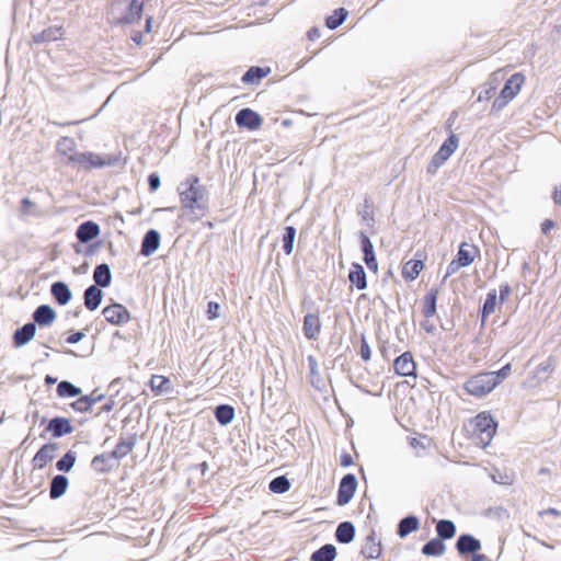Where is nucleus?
Here are the masks:
<instances>
[{
  "label": "nucleus",
  "mask_w": 561,
  "mask_h": 561,
  "mask_svg": "<svg viewBox=\"0 0 561 561\" xmlns=\"http://www.w3.org/2000/svg\"><path fill=\"white\" fill-rule=\"evenodd\" d=\"M497 423L490 412L483 411L469 422V434L477 446L486 447L496 433Z\"/></svg>",
  "instance_id": "nucleus-1"
},
{
  "label": "nucleus",
  "mask_w": 561,
  "mask_h": 561,
  "mask_svg": "<svg viewBox=\"0 0 561 561\" xmlns=\"http://www.w3.org/2000/svg\"><path fill=\"white\" fill-rule=\"evenodd\" d=\"M495 378L490 371L477 373L465 381L463 389L469 396L483 398L497 387Z\"/></svg>",
  "instance_id": "nucleus-2"
},
{
  "label": "nucleus",
  "mask_w": 561,
  "mask_h": 561,
  "mask_svg": "<svg viewBox=\"0 0 561 561\" xmlns=\"http://www.w3.org/2000/svg\"><path fill=\"white\" fill-rule=\"evenodd\" d=\"M526 78L522 72L513 73L502 88L499 98L492 104V111H500L506 106L520 92L525 84Z\"/></svg>",
  "instance_id": "nucleus-3"
},
{
  "label": "nucleus",
  "mask_w": 561,
  "mask_h": 561,
  "mask_svg": "<svg viewBox=\"0 0 561 561\" xmlns=\"http://www.w3.org/2000/svg\"><path fill=\"white\" fill-rule=\"evenodd\" d=\"M479 255L480 249L476 244L462 242L456 256L448 264L445 277L456 274L461 267L471 265Z\"/></svg>",
  "instance_id": "nucleus-4"
},
{
  "label": "nucleus",
  "mask_w": 561,
  "mask_h": 561,
  "mask_svg": "<svg viewBox=\"0 0 561 561\" xmlns=\"http://www.w3.org/2000/svg\"><path fill=\"white\" fill-rule=\"evenodd\" d=\"M459 145V139L455 134H451L440 146L438 151L433 156L428 167L427 172L431 174L436 173L438 168H440L449 157L456 151Z\"/></svg>",
  "instance_id": "nucleus-5"
},
{
  "label": "nucleus",
  "mask_w": 561,
  "mask_h": 561,
  "mask_svg": "<svg viewBox=\"0 0 561 561\" xmlns=\"http://www.w3.org/2000/svg\"><path fill=\"white\" fill-rule=\"evenodd\" d=\"M198 183L199 179L197 176H193L190 181V186L180 193L182 208L190 210L202 208V206L198 205V202L203 198V190L198 186Z\"/></svg>",
  "instance_id": "nucleus-6"
},
{
  "label": "nucleus",
  "mask_w": 561,
  "mask_h": 561,
  "mask_svg": "<svg viewBox=\"0 0 561 561\" xmlns=\"http://www.w3.org/2000/svg\"><path fill=\"white\" fill-rule=\"evenodd\" d=\"M456 548L461 556L471 553L470 561H485L486 559L484 554L478 553L481 549V542L471 535H461L457 540Z\"/></svg>",
  "instance_id": "nucleus-7"
},
{
  "label": "nucleus",
  "mask_w": 561,
  "mask_h": 561,
  "mask_svg": "<svg viewBox=\"0 0 561 561\" xmlns=\"http://www.w3.org/2000/svg\"><path fill=\"white\" fill-rule=\"evenodd\" d=\"M58 450L57 443H46L44 444L33 456L31 460L33 470H43L48 463L53 461L56 456V451Z\"/></svg>",
  "instance_id": "nucleus-8"
},
{
  "label": "nucleus",
  "mask_w": 561,
  "mask_h": 561,
  "mask_svg": "<svg viewBox=\"0 0 561 561\" xmlns=\"http://www.w3.org/2000/svg\"><path fill=\"white\" fill-rule=\"evenodd\" d=\"M415 255L416 259L405 262L401 270V276L409 282L416 279L425 267L424 262L427 257L426 253L424 251H417Z\"/></svg>",
  "instance_id": "nucleus-9"
},
{
  "label": "nucleus",
  "mask_w": 561,
  "mask_h": 561,
  "mask_svg": "<svg viewBox=\"0 0 561 561\" xmlns=\"http://www.w3.org/2000/svg\"><path fill=\"white\" fill-rule=\"evenodd\" d=\"M105 320L113 325H122L130 320V313L127 308L121 304L106 306L102 311Z\"/></svg>",
  "instance_id": "nucleus-10"
},
{
  "label": "nucleus",
  "mask_w": 561,
  "mask_h": 561,
  "mask_svg": "<svg viewBox=\"0 0 561 561\" xmlns=\"http://www.w3.org/2000/svg\"><path fill=\"white\" fill-rule=\"evenodd\" d=\"M393 368L398 376L416 377V364L410 352H404L393 362Z\"/></svg>",
  "instance_id": "nucleus-11"
},
{
  "label": "nucleus",
  "mask_w": 561,
  "mask_h": 561,
  "mask_svg": "<svg viewBox=\"0 0 561 561\" xmlns=\"http://www.w3.org/2000/svg\"><path fill=\"white\" fill-rule=\"evenodd\" d=\"M357 488V481L354 474H346L342 478L337 491V504L346 505L353 497Z\"/></svg>",
  "instance_id": "nucleus-12"
},
{
  "label": "nucleus",
  "mask_w": 561,
  "mask_h": 561,
  "mask_svg": "<svg viewBox=\"0 0 561 561\" xmlns=\"http://www.w3.org/2000/svg\"><path fill=\"white\" fill-rule=\"evenodd\" d=\"M236 123L239 127L256 130L262 125V117L251 108H242L236 115Z\"/></svg>",
  "instance_id": "nucleus-13"
},
{
  "label": "nucleus",
  "mask_w": 561,
  "mask_h": 561,
  "mask_svg": "<svg viewBox=\"0 0 561 561\" xmlns=\"http://www.w3.org/2000/svg\"><path fill=\"white\" fill-rule=\"evenodd\" d=\"M65 31L62 26H48L47 28L43 30L42 32L34 34L32 36V43L36 45L41 44H47L50 42L59 41L64 37Z\"/></svg>",
  "instance_id": "nucleus-14"
},
{
  "label": "nucleus",
  "mask_w": 561,
  "mask_h": 561,
  "mask_svg": "<svg viewBox=\"0 0 561 561\" xmlns=\"http://www.w3.org/2000/svg\"><path fill=\"white\" fill-rule=\"evenodd\" d=\"M46 431L54 437H61L72 433L73 427L69 419L57 416L48 422Z\"/></svg>",
  "instance_id": "nucleus-15"
},
{
  "label": "nucleus",
  "mask_w": 561,
  "mask_h": 561,
  "mask_svg": "<svg viewBox=\"0 0 561 561\" xmlns=\"http://www.w3.org/2000/svg\"><path fill=\"white\" fill-rule=\"evenodd\" d=\"M302 331L308 340H317L321 331V320L318 313H307L304 318Z\"/></svg>",
  "instance_id": "nucleus-16"
},
{
  "label": "nucleus",
  "mask_w": 561,
  "mask_h": 561,
  "mask_svg": "<svg viewBox=\"0 0 561 561\" xmlns=\"http://www.w3.org/2000/svg\"><path fill=\"white\" fill-rule=\"evenodd\" d=\"M360 247L364 253V262L367 265L368 270L374 273L378 272V262L374 252V245L365 233L360 234Z\"/></svg>",
  "instance_id": "nucleus-17"
},
{
  "label": "nucleus",
  "mask_w": 561,
  "mask_h": 561,
  "mask_svg": "<svg viewBox=\"0 0 561 561\" xmlns=\"http://www.w3.org/2000/svg\"><path fill=\"white\" fill-rule=\"evenodd\" d=\"M137 437L136 435H130L128 437H121L117 442L115 448L111 451V455L115 459H122L130 454L136 445Z\"/></svg>",
  "instance_id": "nucleus-18"
},
{
  "label": "nucleus",
  "mask_w": 561,
  "mask_h": 561,
  "mask_svg": "<svg viewBox=\"0 0 561 561\" xmlns=\"http://www.w3.org/2000/svg\"><path fill=\"white\" fill-rule=\"evenodd\" d=\"M100 233L99 226L93 221H85L81 224L77 231L76 237L81 242H89L92 239L96 238Z\"/></svg>",
  "instance_id": "nucleus-19"
},
{
  "label": "nucleus",
  "mask_w": 561,
  "mask_h": 561,
  "mask_svg": "<svg viewBox=\"0 0 561 561\" xmlns=\"http://www.w3.org/2000/svg\"><path fill=\"white\" fill-rule=\"evenodd\" d=\"M34 321L43 327L50 325L56 319V312L48 305H42L33 313Z\"/></svg>",
  "instance_id": "nucleus-20"
},
{
  "label": "nucleus",
  "mask_w": 561,
  "mask_h": 561,
  "mask_svg": "<svg viewBox=\"0 0 561 561\" xmlns=\"http://www.w3.org/2000/svg\"><path fill=\"white\" fill-rule=\"evenodd\" d=\"M144 0H129L127 11L122 18L124 23H134L140 21L144 11Z\"/></svg>",
  "instance_id": "nucleus-21"
},
{
  "label": "nucleus",
  "mask_w": 561,
  "mask_h": 561,
  "mask_svg": "<svg viewBox=\"0 0 561 561\" xmlns=\"http://www.w3.org/2000/svg\"><path fill=\"white\" fill-rule=\"evenodd\" d=\"M35 331V324L31 322L16 330L13 335L14 346L20 347L28 343L31 340H33Z\"/></svg>",
  "instance_id": "nucleus-22"
},
{
  "label": "nucleus",
  "mask_w": 561,
  "mask_h": 561,
  "mask_svg": "<svg viewBox=\"0 0 561 561\" xmlns=\"http://www.w3.org/2000/svg\"><path fill=\"white\" fill-rule=\"evenodd\" d=\"M348 280L359 290H363L367 287L366 273L360 264L353 263L351 265Z\"/></svg>",
  "instance_id": "nucleus-23"
},
{
  "label": "nucleus",
  "mask_w": 561,
  "mask_h": 561,
  "mask_svg": "<svg viewBox=\"0 0 561 561\" xmlns=\"http://www.w3.org/2000/svg\"><path fill=\"white\" fill-rule=\"evenodd\" d=\"M149 387L156 396H161L172 389L170 379L162 375H152L149 380Z\"/></svg>",
  "instance_id": "nucleus-24"
},
{
  "label": "nucleus",
  "mask_w": 561,
  "mask_h": 561,
  "mask_svg": "<svg viewBox=\"0 0 561 561\" xmlns=\"http://www.w3.org/2000/svg\"><path fill=\"white\" fill-rule=\"evenodd\" d=\"M71 160L84 167L85 169L99 168L105 164L104 160L95 153H80L75 157H71Z\"/></svg>",
  "instance_id": "nucleus-25"
},
{
  "label": "nucleus",
  "mask_w": 561,
  "mask_h": 561,
  "mask_svg": "<svg viewBox=\"0 0 561 561\" xmlns=\"http://www.w3.org/2000/svg\"><path fill=\"white\" fill-rule=\"evenodd\" d=\"M160 244V236L156 230H150L145 234V238L141 243V254L150 255L152 254Z\"/></svg>",
  "instance_id": "nucleus-26"
},
{
  "label": "nucleus",
  "mask_w": 561,
  "mask_h": 561,
  "mask_svg": "<svg viewBox=\"0 0 561 561\" xmlns=\"http://www.w3.org/2000/svg\"><path fill=\"white\" fill-rule=\"evenodd\" d=\"M102 300V290L92 285L84 291V306L88 310H95Z\"/></svg>",
  "instance_id": "nucleus-27"
},
{
  "label": "nucleus",
  "mask_w": 561,
  "mask_h": 561,
  "mask_svg": "<svg viewBox=\"0 0 561 561\" xmlns=\"http://www.w3.org/2000/svg\"><path fill=\"white\" fill-rule=\"evenodd\" d=\"M362 554L367 559H377L381 554V545L374 536H368L363 545Z\"/></svg>",
  "instance_id": "nucleus-28"
},
{
  "label": "nucleus",
  "mask_w": 561,
  "mask_h": 561,
  "mask_svg": "<svg viewBox=\"0 0 561 561\" xmlns=\"http://www.w3.org/2000/svg\"><path fill=\"white\" fill-rule=\"evenodd\" d=\"M420 528V520L415 516H408L400 520L398 525V536L400 538L407 537L409 534L416 531Z\"/></svg>",
  "instance_id": "nucleus-29"
},
{
  "label": "nucleus",
  "mask_w": 561,
  "mask_h": 561,
  "mask_svg": "<svg viewBox=\"0 0 561 561\" xmlns=\"http://www.w3.org/2000/svg\"><path fill=\"white\" fill-rule=\"evenodd\" d=\"M51 295L59 305H66L71 299L70 289L61 282L51 285Z\"/></svg>",
  "instance_id": "nucleus-30"
},
{
  "label": "nucleus",
  "mask_w": 561,
  "mask_h": 561,
  "mask_svg": "<svg viewBox=\"0 0 561 561\" xmlns=\"http://www.w3.org/2000/svg\"><path fill=\"white\" fill-rule=\"evenodd\" d=\"M68 488V479L65 476H55L50 482L49 496L51 499L60 497Z\"/></svg>",
  "instance_id": "nucleus-31"
},
{
  "label": "nucleus",
  "mask_w": 561,
  "mask_h": 561,
  "mask_svg": "<svg viewBox=\"0 0 561 561\" xmlns=\"http://www.w3.org/2000/svg\"><path fill=\"white\" fill-rule=\"evenodd\" d=\"M355 528L350 522L341 523L335 533L336 540L342 543H348L353 540Z\"/></svg>",
  "instance_id": "nucleus-32"
},
{
  "label": "nucleus",
  "mask_w": 561,
  "mask_h": 561,
  "mask_svg": "<svg viewBox=\"0 0 561 561\" xmlns=\"http://www.w3.org/2000/svg\"><path fill=\"white\" fill-rule=\"evenodd\" d=\"M93 279L96 285L107 287L111 284V271L107 264H100L95 267Z\"/></svg>",
  "instance_id": "nucleus-33"
},
{
  "label": "nucleus",
  "mask_w": 561,
  "mask_h": 561,
  "mask_svg": "<svg viewBox=\"0 0 561 561\" xmlns=\"http://www.w3.org/2000/svg\"><path fill=\"white\" fill-rule=\"evenodd\" d=\"M436 533L442 540L451 539L456 534V526L451 520L440 519L436 524Z\"/></svg>",
  "instance_id": "nucleus-34"
},
{
  "label": "nucleus",
  "mask_w": 561,
  "mask_h": 561,
  "mask_svg": "<svg viewBox=\"0 0 561 561\" xmlns=\"http://www.w3.org/2000/svg\"><path fill=\"white\" fill-rule=\"evenodd\" d=\"M215 416L218 423L227 425L231 423L234 417V409L228 404L218 405L215 410Z\"/></svg>",
  "instance_id": "nucleus-35"
},
{
  "label": "nucleus",
  "mask_w": 561,
  "mask_h": 561,
  "mask_svg": "<svg viewBox=\"0 0 561 561\" xmlns=\"http://www.w3.org/2000/svg\"><path fill=\"white\" fill-rule=\"evenodd\" d=\"M336 549L332 545H324L311 554V561H333Z\"/></svg>",
  "instance_id": "nucleus-36"
},
{
  "label": "nucleus",
  "mask_w": 561,
  "mask_h": 561,
  "mask_svg": "<svg viewBox=\"0 0 561 561\" xmlns=\"http://www.w3.org/2000/svg\"><path fill=\"white\" fill-rule=\"evenodd\" d=\"M445 545L442 539L434 538L425 543L422 548V553L425 556H442L445 552Z\"/></svg>",
  "instance_id": "nucleus-37"
},
{
  "label": "nucleus",
  "mask_w": 561,
  "mask_h": 561,
  "mask_svg": "<svg viewBox=\"0 0 561 561\" xmlns=\"http://www.w3.org/2000/svg\"><path fill=\"white\" fill-rule=\"evenodd\" d=\"M437 294V290L433 289L424 297L422 310L424 317L432 318L436 313Z\"/></svg>",
  "instance_id": "nucleus-38"
},
{
  "label": "nucleus",
  "mask_w": 561,
  "mask_h": 561,
  "mask_svg": "<svg viewBox=\"0 0 561 561\" xmlns=\"http://www.w3.org/2000/svg\"><path fill=\"white\" fill-rule=\"evenodd\" d=\"M268 73V70H264L261 67H251L242 77L243 83H259L261 79L266 77Z\"/></svg>",
  "instance_id": "nucleus-39"
},
{
  "label": "nucleus",
  "mask_w": 561,
  "mask_h": 561,
  "mask_svg": "<svg viewBox=\"0 0 561 561\" xmlns=\"http://www.w3.org/2000/svg\"><path fill=\"white\" fill-rule=\"evenodd\" d=\"M348 12L344 8H340L335 10L331 15H329L325 20V25L330 30H335L339 27L347 18Z\"/></svg>",
  "instance_id": "nucleus-40"
},
{
  "label": "nucleus",
  "mask_w": 561,
  "mask_h": 561,
  "mask_svg": "<svg viewBox=\"0 0 561 561\" xmlns=\"http://www.w3.org/2000/svg\"><path fill=\"white\" fill-rule=\"evenodd\" d=\"M110 458H113L111 453L96 455L92 461V468L100 473H104L111 470V466L108 463Z\"/></svg>",
  "instance_id": "nucleus-41"
},
{
  "label": "nucleus",
  "mask_w": 561,
  "mask_h": 561,
  "mask_svg": "<svg viewBox=\"0 0 561 561\" xmlns=\"http://www.w3.org/2000/svg\"><path fill=\"white\" fill-rule=\"evenodd\" d=\"M496 307V290L492 289L488 293L486 299L482 307V321H484L489 316L494 313Z\"/></svg>",
  "instance_id": "nucleus-42"
},
{
  "label": "nucleus",
  "mask_w": 561,
  "mask_h": 561,
  "mask_svg": "<svg viewBox=\"0 0 561 561\" xmlns=\"http://www.w3.org/2000/svg\"><path fill=\"white\" fill-rule=\"evenodd\" d=\"M295 237L296 229L291 226L286 227L283 234V250L287 255L293 252Z\"/></svg>",
  "instance_id": "nucleus-43"
},
{
  "label": "nucleus",
  "mask_w": 561,
  "mask_h": 561,
  "mask_svg": "<svg viewBox=\"0 0 561 561\" xmlns=\"http://www.w3.org/2000/svg\"><path fill=\"white\" fill-rule=\"evenodd\" d=\"M57 393L59 397H76L81 393V389L73 386L69 381H60L57 386Z\"/></svg>",
  "instance_id": "nucleus-44"
},
{
  "label": "nucleus",
  "mask_w": 561,
  "mask_h": 561,
  "mask_svg": "<svg viewBox=\"0 0 561 561\" xmlns=\"http://www.w3.org/2000/svg\"><path fill=\"white\" fill-rule=\"evenodd\" d=\"M290 483L284 476L273 479L270 483V490L274 493H285L289 490Z\"/></svg>",
  "instance_id": "nucleus-45"
},
{
  "label": "nucleus",
  "mask_w": 561,
  "mask_h": 561,
  "mask_svg": "<svg viewBox=\"0 0 561 561\" xmlns=\"http://www.w3.org/2000/svg\"><path fill=\"white\" fill-rule=\"evenodd\" d=\"M76 462V456L72 451L66 453L56 463L59 471L68 472Z\"/></svg>",
  "instance_id": "nucleus-46"
},
{
  "label": "nucleus",
  "mask_w": 561,
  "mask_h": 561,
  "mask_svg": "<svg viewBox=\"0 0 561 561\" xmlns=\"http://www.w3.org/2000/svg\"><path fill=\"white\" fill-rule=\"evenodd\" d=\"M93 405V399L85 398V396L79 398L71 403V408L77 412H88Z\"/></svg>",
  "instance_id": "nucleus-47"
},
{
  "label": "nucleus",
  "mask_w": 561,
  "mask_h": 561,
  "mask_svg": "<svg viewBox=\"0 0 561 561\" xmlns=\"http://www.w3.org/2000/svg\"><path fill=\"white\" fill-rule=\"evenodd\" d=\"M553 365H554V359L552 357L547 358V360L540 363L537 366V368H536L537 376H542V375L548 376L552 371Z\"/></svg>",
  "instance_id": "nucleus-48"
},
{
  "label": "nucleus",
  "mask_w": 561,
  "mask_h": 561,
  "mask_svg": "<svg viewBox=\"0 0 561 561\" xmlns=\"http://www.w3.org/2000/svg\"><path fill=\"white\" fill-rule=\"evenodd\" d=\"M511 364H506L497 371H490L493 377H496V386H499L511 374Z\"/></svg>",
  "instance_id": "nucleus-49"
},
{
  "label": "nucleus",
  "mask_w": 561,
  "mask_h": 561,
  "mask_svg": "<svg viewBox=\"0 0 561 561\" xmlns=\"http://www.w3.org/2000/svg\"><path fill=\"white\" fill-rule=\"evenodd\" d=\"M219 305L215 301H209L207 305V317L209 320H214L219 316Z\"/></svg>",
  "instance_id": "nucleus-50"
},
{
  "label": "nucleus",
  "mask_w": 561,
  "mask_h": 561,
  "mask_svg": "<svg viewBox=\"0 0 561 561\" xmlns=\"http://www.w3.org/2000/svg\"><path fill=\"white\" fill-rule=\"evenodd\" d=\"M359 354L364 360L367 362L370 359L371 351L365 339L362 340Z\"/></svg>",
  "instance_id": "nucleus-51"
},
{
  "label": "nucleus",
  "mask_w": 561,
  "mask_h": 561,
  "mask_svg": "<svg viewBox=\"0 0 561 561\" xmlns=\"http://www.w3.org/2000/svg\"><path fill=\"white\" fill-rule=\"evenodd\" d=\"M148 183H149V188L151 192L157 191L160 186V179H159L158 174L151 173L148 176Z\"/></svg>",
  "instance_id": "nucleus-52"
},
{
  "label": "nucleus",
  "mask_w": 561,
  "mask_h": 561,
  "mask_svg": "<svg viewBox=\"0 0 561 561\" xmlns=\"http://www.w3.org/2000/svg\"><path fill=\"white\" fill-rule=\"evenodd\" d=\"M511 287L508 284H502L500 285V300L503 302L505 301L508 296L511 295Z\"/></svg>",
  "instance_id": "nucleus-53"
},
{
  "label": "nucleus",
  "mask_w": 561,
  "mask_h": 561,
  "mask_svg": "<svg viewBox=\"0 0 561 561\" xmlns=\"http://www.w3.org/2000/svg\"><path fill=\"white\" fill-rule=\"evenodd\" d=\"M554 221L552 219H546L541 224V232L548 234L554 228Z\"/></svg>",
  "instance_id": "nucleus-54"
},
{
  "label": "nucleus",
  "mask_w": 561,
  "mask_h": 561,
  "mask_svg": "<svg viewBox=\"0 0 561 561\" xmlns=\"http://www.w3.org/2000/svg\"><path fill=\"white\" fill-rule=\"evenodd\" d=\"M33 206H34V203L30 198L25 197L21 202V211L23 214H28Z\"/></svg>",
  "instance_id": "nucleus-55"
},
{
  "label": "nucleus",
  "mask_w": 561,
  "mask_h": 561,
  "mask_svg": "<svg viewBox=\"0 0 561 561\" xmlns=\"http://www.w3.org/2000/svg\"><path fill=\"white\" fill-rule=\"evenodd\" d=\"M83 336H84V334H83L82 332H75V333L70 334V335L66 339V341H67V343H69V344H76V343H78L79 341H81Z\"/></svg>",
  "instance_id": "nucleus-56"
},
{
  "label": "nucleus",
  "mask_w": 561,
  "mask_h": 561,
  "mask_svg": "<svg viewBox=\"0 0 561 561\" xmlns=\"http://www.w3.org/2000/svg\"><path fill=\"white\" fill-rule=\"evenodd\" d=\"M114 408V401L112 399H108L102 407L101 410L96 413L100 414L101 412H111Z\"/></svg>",
  "instance_id": "nucleus-57"
},
{
  "label": "nucleus",
  "mask_w": 561,
  "mask_h": 561,
  "mask_svg": "<svg viewBox=\"0 0 561 561\" xmlns=\"http://www.w3.org/2000/svg\"><path fill=\"white\" fill-rule=\"evenodd\" d=\"M552 198L557 205H561V186L554 188Z\"/></svg>",
  "instance_id": "nucleus-58"
},
{
  "label": "nucleus",
  "mask_w": 561,
  "mask_h": 561,
  "mask_svg": "<svg viewBox=\"0 0 561 561\" xmlns=\"http://www.w3.org/2000/svg\"><path fill=\"white\" fill-rule=\"evenodd\" d=\"M320 36V32L318 28L313 27L311 30L308 31V38L310 41H314L316 38H318Z\"/></svg>",
  "instance_id": "nucleus-59"
},
{
  "label": "nucleus",
  "mask_w": 561,
  "mask_h": 561,
  "mask_svg": "<svg viewBox=\"0 0 561 561\" xmlns=\"http://www.w3.org/2000/svg\"><path fill=\"white\" fill-rule=\"evenodd\" d=\"M131 39L137 44L140 45L142 42V34L140 32H135L131 34Z\"/></svg>",
  "instance_id": "nucleus-60"
},
{
  "label": "nucleus",
  "mask_w": 561,
  "mask_h": 561,
  "mask_svg": "<svg viewBox=\"0 0 561 561\" xmlns=\"http://www.w3.org/2000/svg\"><path fill=\"white\" fill-rule=\"evenodd\" d=\"M351 463H352V457H351L350 455H343V456L341 457V465H342L343 467H347V466H350Z\"/></svg>",
  "instance_id": "nucleus-61"
},
{
  "label": "nucleus",
  "mask_w": 561,
  "mask_h": 561,
  "mask_svg": "<svg viewBox=\"0 0 561 561\" xmlns=\"http://www.w3.org/2000/svg\"><path fill=\"white\" fill-rule=\"evenodd\" d=\"M85 398L93 399V404H95L96 402L101 401L104 397L102 394H96V392L93 391L91 394L85 396Z\"/></svg>",
  "instance_id": "nucleus-62"
},
{
  "label": "nucleus",
  "mask_w": 561,
  "mask_h": 561,
  "mask_svg": "<svg viewBox=\"0 0 561 561\" xmlns=\"http://www.w3.org/2000/svg\"><path fill=\"white\" fill-rule=\"evenodd\" d=\"M45 382H46V383H48V385H49V383H55V382H56V378H54V377H51V376L47 375V376L45 377Z\"/></svg>",
  "instance_id": "nucleus-63"
},
{
  "label": "nucleus",
  "mask_w": 561,
  "mask_h": 561,
  "mask_svg": "<svg viewBox=\"0 0 561 561\" xmlns=\"http://www.w3.org/2000/svg\"><path fill=\"white\" fill-rule=\"evenodd\" d=\"M291 124H293V123H291V121H290V119H284V121L282 122V125H283L284 127H290V126H291Z\"/></svg>",
  "instance_id": "nucleus-64"
}]
</instances>
